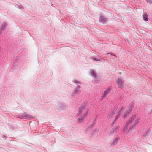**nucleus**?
Returning a JSON list of instances; mask_svg holds the SVG:
<instances>
[{"label":"nucleus","instance_id":"obj_14","mask_svg":"<svg viewBox=\"0 0 152 152\" xmlns=\"http://www.w3.org/2000/svg\"><path fill=\"white\" fill-rule=\"evenodd\" d=\"M112 115H114V114H115V112L114 111H113V112H112Z\"/></svg>","mask_w":152,"mask_h":152},{"label":"nucleus","instance_id":"obj_6","mask_svg":"<svg viewBox=\"0 0 152 152\" xmlns=\"http://www.w3.org/2000/svg\"><path fill=\"white\" fill-rule=\"evenodd\" d=\"M143 19L145 21H147L148 19V17L147 15L145 13H144L142 15Z\"/></svg>","mask_w":152,"mask_h":152},{"label":"nucleus","instance_id":"obj_7","mask_svg":"<svg viewBox=\"0 0 152 152\" xmlns=\"http://www.w3.org/2000/svg\"><path fill=\"white\" fill-rule=\"evenodd\" d=\"M131 109L132 108L130 107H128V109L126 110V112L125 113V116H127L129 114Z\"/></svg>","mask_w":152,"mask_h":152},{"label":"nucleus","instance_id":"obj_10","mask_svg":"<svg viewBox=\"0 0 152 152\" xmlns=\"http://www.w3.org/2000/svg\"><path fill=\"white\" fill-rule=\"evenodd\" d=\"M118 142V140L117 138L115 139V140H114V141L112 143L113 144V145H116L117 144Z\"/></svg>","mask_w":152,"mask_h":152},{"label":"nucleus","instance_id":"obj_9","mask_svg":"<svg viewBox=\"0 0 152 152\" xmlns=\"http://www.w3.org/2000/svg\"><path fill=\"white\" fill-rule=\"evenodd\" d=\"M84 107L83 106H81L79 108V110L80 111V113L82 112L84 110Z\"/></svg>","mask_w":152,"mask_h":152},{"label":"nucleus","instance_id":"obj_11","mask_svg":"<svg viewBox=\"0 0 152 152\" xmlns=\"http://www.w3.org/2000/svg\"><path fill=\"white\" fill-rule=\"evenodd\" d=\"M90 73H91V74L92 76L94 77H96V74L93 71V70L91 71Z\"/></svg>","mask_w":152,"mask_h":152},{"label":"nucleus","instance_id":"obj_15","mask_svg":"<svg viewBox=\"0 0 152 152\" xmlns=\"http://www.w3.org/2000/svg\"><path fill=\"white\" fill-rule=\"evenodd\" d=\"M80 91V89H78V91H76V93H77V92L79 91Z\"/></svg>","mask_w":152,"mask_h":152},{"label":"nucleus","instance_id":"obj_13","mask_svg":"<svg viewBox=\"0 0 152 152\" xmlns=\"http://www.w3.org/2000/svg\"><path fill=\"white\" fill-rule=\"evenodd\" d=\"M146 1L147 2L151 3V0H146Z\"/></svg>","mask_w":152,"mask_h":152},{"label":"nucleus","instance_id":"obj_16","mask_svg":"<svg viewBox=\"0 0 152 152\" xmlns=\"http://www.w3.org/2000/svg\"><path fill=\"white\" fill-rule=\"evenodd\" d=\"M75 82L76 83H79V82Z\"/></svg>","mask_w":152,"mask_h":152},{"label":"nucleus","instance_id":"obj_1","mask_svg":"<svg viewBox=\"0 0 152 152\" xmlns=\"http://www.w3.org/2000/svg\"><path fill=\"white\" fill-rule=\"evenodd\" d=\"M116 82L119 88H122L123 85L124 83V81L119 78H118L116 80Z\"/></svg>","mask_w":152,"mask_h":152},{"label":"nucleus","instance_id":"obj_2","mask_svg":"<svg viewBox=\"0 0 152 152\" xmlns=\"http://www.w3.org/2000/svg\"><path fill=\"white\" fill-rule=\"evenodd\" d=\"M136 115L135 114L130 117L129 119L127 121V124H129L133 122V121L136 118Z\"/></svg>","mask_w":152,"mask_h":152},{"label":"nucleus","instance_id":"obj_17","mask_svg":"<svg viewBox=\"0 0 152 152\" xmlns=\"http://www.w3.org/2000/svg\"><path fill=\"white\" fill-rule=\"evenodd\" d=\"M92 59H93L94 60H95V58H93Z\"/></svg>","mask_w":152,"mask_h":152},{"label":"nucleus","instance_id":"obj_5","mask_svg":"<svg viewBox=\"0 0 152 152\" xmlns=\"http://www.w3.org/2000/svg\"><path fill=\"white\" fill-rule=\"evenodd\" d=\"M110 92V89H108L105 91L104 92L103 96H102L103 98H105L107 95Z\"/></svg>","mask_w":152,"mask_h":152},{"label":"nucleus","instance_id":"obj_8","mask_svg":"<svg viewBox=\"0 0 152 152\" xmlns=\"http://www.w3.org/2000/svg\"><path fill=\"white\" fill-rule=\"evenodd\" d=\"M6 24L5 22H3L2 23V26H1V29L2 30H3L6 27Z\"/></svg>","mask_w":152,"mask_h":152},{"label":"nucleus","instance_id":"obj_3","mask_svg":"<svg viewBox=\"0 0 152 152\" xmlns=\"http://www.w3.org/2000/svg\"><path fill=\"white\" fill-rule=\"evenodd\" d=\"M140 119V117H139L137 119L135 120L133 124L131 125L130 126L131 128L134 127L137 124L139 123V121Z\"/></svg>","mask_w":152,"mask_h":152},{"label":"nucleus","instance_id":"obj_4","mask_svg":"<svg viewBox=\"0 0 152 152\" xmlns=\"http://www.w3.org/2000/svg\"><path fill=\"white\" fill-rule=\"evenodd\" d=\"M88 110H86L83 114L81 115L79 118L78 122L81 123L82 120L86 117L88 113Z\"/></svg>","mask_w":152,"mask_h":152},{"label":"nucleus","instance_id":"obj_12","mask_svg":"<svg viewBox=\"0 0 152 152\" xmlns=\"http://www.w3.org/2000/svg\"><path fill=\"white\" fill-rule=\"evenodd\" d=\"M129 124H127V123H126V125L125 126V127L124 129V130L125 131H126L127 130V127L129 125Z\"/></svg>","mask_w":152,"mask_h":152}]
</instances>
